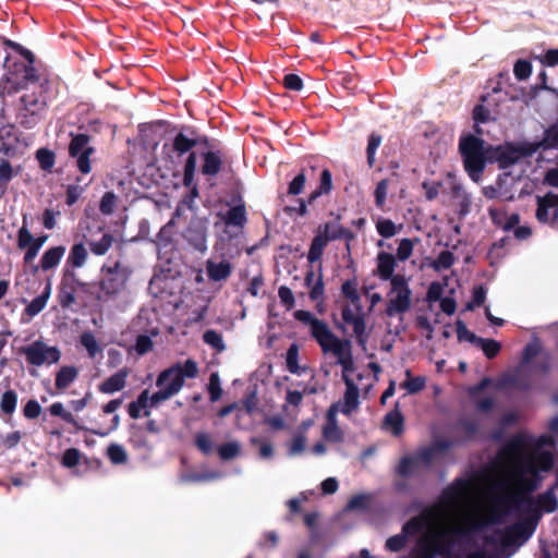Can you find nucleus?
<instances>
[{
  "mask_svg": "<svg viewBox=\"0 0 558 558\" xmlns=\"http://www.w3.org/2000/svg\"><path fill=\"white\" fill-rule=\"evenodd\" d=\"M488 145L475 134H462L459 138L458 150L462 159L464 171L470 179L477 183L482 180L488 162Z\"/></svg>",
  "mask_w": 558,
  "mask_h": 558,
  "instance_id": "7ed1b4c3",
  "label": "nucleus"
},
{
  "mask_svg": "<svg viewBox=\"0 0 558 558\" xmlns=\"http://www.w3.org/2000/svg\"><path fill=\"white\" fill-rule=\"evenodd\" d=\"M87 259V250L83 243H75L70 251L68 264L73 268L82 267Z\"/></svg>",
  "mask_w": 558,
  "mask_h": 558,
  "instance_id": "79ce46f5",
  "label": "nucleus"
},
{
  "mask_svg": "<svg viewBox=\"0 0 558 558\" xmlns=\"http://www.w3.org/2000/svg\"><path fill=\"white\" fill-rule=\"evenodd\" d=\"M287 369L291 374H300V365H299V348L296 344H291L287 351L286 356Z\"/></svg>",
  "mask_w": 558,
  "mask_h": 558,
  "instance_id": "4d7b16f0",
  "label": "nucleus"
},
{
  "mask_svg": "<svg viewBox=\"0 0 558 558\" xmlns=\"http://www.w3.org/2000/svg\"><path fill=\"white\" fill-rule=\"evenodd\" d=\"M49 412L52 416H59L61 420H63L65 423L72 425L77 430H88L94 435L97 436H107L109 433L113 432L118 428L120 423V417L118 414H116L112 417L111 425L106 429H95V428H86L83 425L78 423V421L74 417V415L66 411L61 402H54L49 407Z\"/></svg>",
  "mask_w": 558,
  "mask_h": 558,
  "instance_id": "f8f14e48",
  "label": "nucleus"
},
{
  "mask_svg": "<svg viewBox=\"0 0 558 558\" xmlns=\"http://www.w3.org/2000/svg\"><path fill=\"white\" fill-rule=\"evenodd\" d=\"M17 402L19 395L10 387L0 395V418L3 422L11 423L17 408Z\"/></svg>",
  "mask_w": 558,
  "mask_h": 558,
  "instance_id": "a878e982",
  "label": "nucleus"
},
{
  "mask_svg": "<svg viewBox=\"0 0 558 558\" xmlns=\"http://www.w3.org/2000/svg\"><path fill=\"white\" fill-rule=\"evenodd\" d=\"M340 215L335 221L322 223L317 228V232L313 238L308 252L307 260L311 264L320 262L324 251L329 242L341 240V231L343 226L339 223Z\"/></svg>",
  "mask_w": 558,
  "mask_h": 558,
  "instance_id": "1a4fd4ad",
  "label": "nucleus"
},
{
  "mask_svg": "<svg viewBox=\"0 0 558 558\" xmlns=\"http://www.w3.org/2000/svg\"><path fill=\"white\" fill-rule=\"evenodd\" d=\"M526 439L523 434L512 436L499 450L498 458L510 466L506 478L495 485L498 492L493 498L490 513L487 519L473 522L469 527L478 532L488 524L502 523L505 518L515 513L519 518L529 517L533 502V494L542 486L545 473L555 465V457L550 451H538L523 454Z\"/></svg>",
  "mask_w": 558,
  "mask_h": 558,
  "instance_id": "f257e3e1",
  "label": "nucleus"
},
{
  "mask_svg": "<svg viewBox=\"0 0 558 558\" xmlns=\"http://www.w3.org/2000/svg\"><path fill=\"white\" fill-rule=\"evenodd\" d=\"M470 483L464 478H456L445 487L440 494V501L446 506H454L461 501L468 493Z\"/></svg>",
  "mask_w": 558,
  "mask_h": 558,
  "instance_id": "4be33fe9",
  "label": "nucleus"
},
{
  "mask_svg": "<svg viewBox=\"0 0 558 558\" xmlns=\"http://www.w3.org/2000/svg\"><path fill=\"white\" fill-rule=\"evenodd\" d=\"M81 344L87 350L90 357H95L100 350L95 336L92 332H83L80 337Z\"/></svg>",
  "mask_w": 558,
  "mask_h": 558,
  "instance_id": "0e129e2a",
  "label": "nucleus"
},
{
  "mask_svg": "<svg viewBox=\"0 0 558 558\" xmlns=\"http://www.w3.org/2000/svg\"><path fill=\"white\" fill-rule=\"evenodd\" d=\"M201 173L207 178L216 177L223 167V153L219 149H208L201 153Z\"/></svg>",
  "mask_w": 558,
  "mask_h": 558,
  "instance_id": "aec40b11",
  "label": "nucleus"
},
{
  "mask_svg": "<svg viewBox=\"0 0 558 558\" xmlns=\"http://www.w3.org/2000/svg\"><path fill=\"white\" fill-rule=\"evenodd\" d=\"M501 383L505 387L515 388L521 391H527L532 387L529 376L521 371H515L512 374L505 375L501 378Z\"/></svg>",
  "mask_w": 558,
  "mask_h": 558,
  "instance_id": "f704fd0d",
  "label": "nucleus"
},
{
  "mask_svg": "<svg viewBox=\"0 0 558 558\" xmlns=\"http://www.w3.org/2000/svg\"><path fill=\"white\" fill-rule=\"evenodd\" d=\"M341 316L345 324L353 327V332L356 337L357 343L364 348L368 333L366 332V323L362 311L354 313L349 305H345L341 310Z\"/></svg>",
  "mask_w": 558,
  "mask_h": 558,
  "instance_id": "6ab92c4d",
  "label": "nucleus"
},
{
  "mask_svg": "<svg viewBox=\"0 0 558 558\" xmlns=\"http://www.w3.org/2000/svg\"><path fill=\"white\" fill-rule=\"evenodd\" d=\"M397 267L396 257L387 252H379L377 254V270L376 274L381 281H390L392 283L393 278H397L398 275H395V270Z\"/></svg>",
  "mask_w": 558,
  "mask_h": 558,
  "instance_id": "393cba45",
  "label": "nucleus"
},
{
  "mask_svg": "<svg viewBox=\"0 0 558 558\" xmlns=\"http://www.w3.org/2000/svg\"><path fill=\"white\" fill-rule=\"evenodd\" d=\"M129 376V368L123 367L116 374L108 377L99 386L98 390L102 393L111 395L122 390L126 385V378Z\"/></svg>",
  "mask_w": 558,
  "mask_h": 558,
  "instance_id": "cd10ccee",
  "label": "nucleus"
},
{
  "mask_svg": "<svg viewBox=\"0 0 558 558\" xmlns=\"http://www.w3.org/2000/svg\"><path fill=\"white\" fill-rule=\"evenodd\" d=\"M536 527L537 526L527 517H522L504 530H496V534H499V546L501 547L498 554L511 555L512 553H506V550L522 546L532 537Z\"/></svg>",
  "mask_w": 558,
  "mask_h": 558,
  "instance_id": "0eeeda50",
  "label": "nucleus"
},
{
  "mask_svg": "<svg viewBox=\"0 0 558 558\" xmlns=\"http://www.w3.org/2000/svg\"><path fill=\"white\" fill-rule=\"evenodd\" d=\"M221 220L227 227H238L242 229L247 222V214L244 204H239L220 215Z\"/></svg>",
  "mask_w": 558,
  "mask_h": 558,
  "instance_id": "c85d7f7f",
  "label": "nucleus"
},
{
  "mask_svg": "<svg viewBox=\"0 0 558 558\" xmlns=\"http://www.w3.org/2000/svg\"><path fill=\"white\" fill-rule=\"evenodd\" d=\"M325 294V284L323 280L322 263H319L318 276L314 286L310 289L308 296L312 301L323 302Z\"/></svg>",
  "mask_w": 558,
  "mask_h": 558,
  "instance_id": "603ef678",
  "label": "nucleus"
},
{
  "mask_svg": "<svg viewBox=\"0 0 558 558\" xmlns=\"http://www.w3.org/2000/svg\"><path fill=\"white\" fill-rule=\"evenodd\" d=\"M456 262V257L450 251H441L437 258L432 263V267L436 271L449 269Z\"/></svg>",
  "mask_w": 558,
  "mask_h": 558,
  "instance_id": "8fccbe9b",
  "label": "nucleus"
},
{
  "mask_svg": "<svg viewBox=\"0 0 558 558\" xmlns=\"http://www.w3.org/2000/svg\"><path fill=\"white\" fill-rule=\"evenodd\" d=\"M332 191V174L329 169H324L320 173L318 186L311 192L307 203L313 204L322 195H328Z\"/></svg>",
  "mask_w": 558,
  "mask_h": 558,
  "instance_id": "473e14b6",
  "label": "nucleus"
},
{
  "mask_svg": "<svg viewBox=\"0 0 558 558\" xmlns=\"http://www.w3.org/2000/svg\"><path fill=\"white\" fill-rule=\"evenodd\" d=\"M407 379L401 384V386L407 389V391L411 395L417 393L422 391L425 387V378L422 376L411 377V372L408 369L405 372Z\"/></svg>",
  "mask_w": 558,
  "mask_h": 558,
  "instance_id": "3c124183",
  "label": "nucleus"
},
{
  "mask_svg": "<svg viewBox=\"0 0 558 558\" xmlns=\"http://www.w3.org/2000/svg\"><path fill=\"white\" fill-rule=\"evenodd\" d=\"M114 241L116 239L111 233L105 232L99 240H89L87 244L94 255L102 256L108 253Z\"/></svg>",
  "mask_w": 558,
  "mask_h": 558,
  "instance_id": "ea45409f",
  "label": "nucleus"
},
{
  "mask_svg": "<svg viewBox=\"0 0 558 558\" xmlns=\"http://www.w3.org/2000/svg\"><path fill=\"white\" fill-rule=\"evenodd\" d=\"M232 272V266L228 260L215 263L213 260L206 262V274L211 281H223L230 277Z\"/></svg>",
  "mask_w": 558,
  "mask_h": 558,
  "instance_id": "7c9ffc66",
  "label": "nucleus"
},
{
  "mask_svg": "<svg viewBox=\"0 0 558 558\" xmlns=\"http://www.w3.org/2000/svg\"><path fill=\"white\" fill-rule=\"evenodd\" d=\"M47 239L48 235L34 238L31 231L27 229L25 222L23 223V226L17 231L16 243L20 250H25L23 257L25 264H31L34 262Z\"/></svg>",
  "mask_w": 558,
  "mask_h": 558,
  "instance_id": "4468645a",
  "label": "nucleus"
},
{
  "mask_svg": "<svg viewBox=\"0 0 558 558\" xmlns=\"http://www.w3.org/2000/svg\"><path fill=\"white\" fill-rule=\"evenodd\" d=\"M117 202H118V197L113 192H111V191L106 192L100 199V204H99L100 213L106 216L113 214L116 206H117Z\"/></svg>",
  "mask_w": 558,
  "mask_h": 558,
  "instance_id": "5fc2aeb1",
  "label": "nucleus"
},
{
  "mask_svg": "<svg viewBox=\"0 0 558 558\" xmlns=\"http://www.w3.org/2000/svg\"><path fill=\"white\" fill-rule=\"evenodd\" d=\"M71 142L69 144L70 157H75L78 153H84L88 148H94L89 145L90 136L84 133H71Z\"/></svg>",
  "mask_w": 558,
  "mask_h": 558,
  "instance_id": "a19ab883",
  "label": "nucleus"
},
{
  "mask_svg": "<svg viewBox=\"0 0 558 558\" xmlns=\"http://www.w3.org/2000/svg\"><path fill=\"white\" fill-rule=\"evenodd\" d=\"M20 352L25 355L26 362L34 366L51 365L58 363L61 357V351L57 347H50L40 340L22 347Z\"/></svg>",
  "mask_w": 558,
  "mask_h": 558,
  "instance_id": "9b49d317",
  "label": "nucleus"
},
{
  "mask_svg": "<svg viewBox=\"0 0 558 558\" xmlns=\"http://www.w3.org/2000/svg\"><path fill=\"white\" fill-rule=\"evenodd\" d=\"M415 462L418 466L428 468L433 463L436 454L433 449L428 447H424L420 449L415 454H413Z\"/></svg>",
  "mask_w": 558,
  "mask_h": 558,
  "instance_id": "e2e57ef3",
  "label": "nucleus"
},
{
  "mask_svg": "<svg viewBox=\"0 0 558 558\" xmlns=\"http://www.w3.org/2000/svg\"><path fill=\"white\" fill-rule=\"evenodd\" d=\"M196 165H197V154L191 153L187 155L184 166H183V185L191 190V195L193 197L198 196V187L195 183V173H196Z\"/></svg>",
  "mask_w": 558,
  "mask_h": 558,
  "instance_id": "bb28decb",
  "label": "nucleus"
},
{
  "mask_svg": "<svg viewBox=\"0 0 558 558\" xmlns=\"http://www.w3.org/2000/svg\"><path fill=\"white\" fill-rule=\"evenodd\" d=\"M418 468L413 456H404L399 461L397 474L401 477H409L413 475Z\"/></svg>",
  "mask_w": 558,
  "mask_h": 558,
  "instance_id": "a18cd8bd",
  "label": "nucleus"
},
{
  "mask_svg": "<svg viewBox=\"0 0 558 558\" xmlns=\"http://www.w3.org/2000/svg\"><path fill=\"white\" fill-rule=\"evenodd\" d=\"M384 425L390 429L393 436H400L403 433L404 417L399 411L398 404L392 411L385 415Z\"/></svg>",
  "mask_w": 558,
  "mask_h": 558,
  "instance_id": "e433bc0d",
  "label": "nucleus"
},
{
  "mask_svg": "<svg viewBox=\"0 0 558 558\" xmlns=\"http://www.w3.org/2000/svg\"><path fill=\"white\" fill-rule=\"evenodd\" d=\"M536 219L542 223L558 227V194L548 192L544 196H537Z\"/></svg>",
  "mask_w": 558,
  "mask_h": 558,
  "instance_id": "dca6fc26",
  "label": "nucleus"
},
{
  "mask_svg": "<svg viewBox=\"0 0 558 558\" xmlns=\"http://www.w3.org/2000/svg\"><path fill=\"white\" fill-rule=\"evenodd\" d=\"M323 436L331 442H341L343 440V433L336 421V405H331L327 412V423L323 428Z\"/></svg>",
  "mask_w": 558,
  "mask_h": 558,
  "instance_id": "c756f323",
  "label": "nucleus"
},
{
  "mask_svg": "<svg viewBox=\"0 0 558 558\" xmlns=\"http://www.w3.org/2000/svg\"><path fill=\"white\" fill-rule=\"evenodd\" d=\"M51 294V281L47 280L46 287L41 294L36 296L31 301V303L25 307V314L29 317H34L38 315L46 306L47 301Z\"/></svg>",
  "mask_w": 558,
  "mask_h": 558,
  "instance_id": "72a5a7b5",
  "label": "nucleus"
},
{
  "mask_svg": "<svg viewBox=\"0 0 558 558\" xmlns=\"http://www.w3.org/2000/svg\"><path fill=\"white\" fill-rule=\"evenodd\" d=\"M533 505L531 509L534 512H531V515L527 518L537 526L541 521L543 513H551L557 509V497L555 494V489L553 487L548 488L546 492L538 494L536 497L533 496Z\"/></svg>",
  "mask_w": 558,
  "mask_h": 558,
  "instance_id": "a211bd4d",
  "label": "nucleus"
},
{
  "mask_svg": "<svg viewBox=\"0 0 558 558\" xmlns=\"http://www.w3.org/2000/svg\"><path fill=\"white\" fill-rule=\"evenodd\" d=\"M107 456L113 464H123L128 461L125 449L118 444H111L107 449Z\"/></svg>",
  "mask_w": 558,
  "mask_h": 558,
  "instance_id": "864d4df0",
  "label": "nucleus"
},
{
  "mask_svg": "<svg viewBox=\"0 0 558 558\" xmlns=\"http://www.w3.org/2000/svg\"><path fill=\"white\" fill-rule=\"evenodd\" d=\"M198 375L197 363L187 359L184 363H175L159 373L156 379L158 391L153 393V403H161L180 392L185 378H195Z\"/></svg>",
  "mask_w": 558,
  "mask_h": 558,
  "instance_id": "f03ea898",
  "label": "nucleus"
},
{
  "mask_svg": "<svg viewBox=\"0 0 558 558\" xmlns=\"http://www.w3.org/2000/svg\"><path fill=\"white\" fill-rule=\"evenodd\" d=\"M536 153L531 142L513 143L506 142L500 145H488V162L497 163L501 170L508 169L518 163L522 158L531 157Z\"/></svg>",
  "mask_w": 558,
  "mask_h": 558,
  "instance_id": "20e7f679",
  "label": "nucleus"
},
{
  "mask_svg": "<svg viewBox=\"0 0 558 558\" xmlns=\"http://www.w3.org/2000/svg\"><path fill=\"white\" fill-rule=\"evenodd\" d=\"M131 274L132 270L119 260L112 266H102L99 281L100 294L97 299H110L120 294L126 288Z\"/></svg>",
  "mask_w": 558,
  "mask_h": 558,
  "instance_id": "423d86ee",
  "label": "nucleus"
},
{
  "mask_svg": "<svg viewBox=\"0 0 558 558\" xmlns=\"http://www.w3.org/2000/svg\"><path fill=\"white\" fill-rule=\"evenodd\" d=\"M209 400L211 402L218 401L222 396V388L220 385V377L218 373L210 374L208 383Z\"/></svg>",
  "mask_w": 558,
  "mask_h": 558,
  "instance_id": "bf43d9fd",
  "label": "nucleus"
},
{
  "mask_svg": "<svg viewBox=\"0 0 558 558\" xmlns=\"http://www.w3.org/2000/svg\"><path fill=\"white\" fill-rule=\"evenodd\" d=\"M513 73H514V76L519 81H523V80L529 78L531 76V74H532V64H531V62L527 61V60L519 59L514 63Z\"/></svg>",
  "mask_w": 558,
  "mask_h": 558,
  "instance_id": "69168bd1",
  "label": "nucleus"
},
{
  "mask_svg": "<svg viewBox=\"0 0 558 558\" xmlns=\"http://www.w3.org/2000/svg\"><path fill=\"white\" fill-rule=\"evenodd\" d=\"M194 135H196L194 128L184 126L175 134L171 144L165 143L162 145V154L171 157V153H174L180 158L185 154L194 153L192 150L195 147Z\"/></svg>",
  "mask_w": 558,
  "mask_h": 558,
  "instance_id": "ddd939ff",
  "label": "nucleus"
},
{
  "mask_svg": "<svg viewBox=\"0 0 558 558\" xmlns=\"http://www.w3.org/2000/svg\"><path fill=\"white\" fill-rule=\"evenodd\" d=\"M65 254V246L58 245L46 250L39 260L38 265L32 266L33 275L37 274L38 270L48 271L54 269L61 262Z\"/></svg>",
  "mask_w": 558,
  "mask_h": 558,
  "instance_id": "5701e85b",
  "label": "nucleus"
},
{
  "mask_svg": "<svg viewBox=\"0 0 558 558\" xmlns=\"http://www.w3.org/2000/svg\"><path fill=\"white\" fill-rule=\"evenodd\" d=\"M342 295L350 301L356 312L363 310L361 296L357 291V281L355 278L344 281L341 286Z\"/></svg>",
  "mask_w": 558,
  "mask_h": 558,
  "instance_id": "4c0bfd02",
  "label": "nucleus"
},
{
  "mask_svg": "<svg viewBox=\"0 0 558 558\" xmlns=\"http://www.w3.org/2000/svg\"><path fill=\"white\" fill-rule=\"evenodd\" d=\"M387 295L389 301L385 314L388 317H393L398 314L402 315L410 310L412 305V291L404 275L398 274V277L393 278Z\"/></svg>",
  "mask_w": 558,
  "mask_h": 558,
  "instance_id": "9d476101",
  "label": "nucleus"
},
{
  "mask_svg": "<svg viewBox=\"0 0 558 558\" xmlns=\"http://www.w3.org/2000/svg\"><path fill=\"white\" fill-rule=\"evenodd\" d=\"M86 283L81 282L73 271L65 270L58 287V302L62 308H70L76 301V287L84 288Z\"/></svg>",
  "mask_w": 558,
  "mask_h": 558,
  "instance_id": "2eb2a0df",
  "label": "nucleus"
},
{
  "mask_svg": "<svg viewBox=\"0 0 558 558\" xmlns=\"http://www.w3.org/2000/svg\"><path fill=\"white\" fill-rule=\"evenodd\" d=\"M218 454L221 460H232L240 454V445L236 441L222 444L218 447Z\"/></svg>",
  "mask_w": 558,
  "mask_h": 558,
  "instance_id": "6e6d98bb",
  "label": "nucleus"
},
{
  "mask_svg": "<svg viewBox=\"0 0 558 558\" xmlns=\"http://www.w3.org/2000/svg\"><path fill=\"white\" fill-rule=\"evenodd\" d=\"M342 380L345 384V392H344V405L342 412L344 414H349L351 411L355 410L359 405V388L354 384L351 376H342Z\"/></svg>",
  "mask_w": 558,
  "mask_h": 558,
  "instance_id": "2f4dec72",
  "label": "nucleus"
},
{
  "mask_svg": "<svg viewBox=\"0 0 558 558\" xmlns=\"http://www.w3.org/2000/svg\"><path fill=\"white\" fill-rule=\"evenodd\" d=\"M475 347L480 348L489 360L495 359L501 350V343L499 341L482 337H480Z\"/></svg>",
  "mask_w": 558,
  "mask_h": 558,
  "instance_id": "37998d69",
  "label": "nucleus"
},
{
  "mask_svg": "<svg viewBox=\"0 0 558 558\" xmlns=\"http://www.w3.org/2000/svg\"><path fill=\"white\" fill-rule=\"evenodd\" d=\"M36 159L38 160L39 167L44 171H51L56 163V155L52 150L48 148H39L36 151Z\"/></svg>",
  "mask_w": 558,
  "mask_h": 558,
  "instance_id": "49530a36",
  "label": "nucleus"
},
{
  "mask_svg": "<svg viewBox=\"0 0 558 558\" xmlns=\"http://www.w3.org/2000/svg\"><path fill=\"white\" fill-rule=\"evenodd\" d=\"M458 427L462 432L464 440H474L480 433L478 423L469 417L460 418L458 422Z\"/></svg>",
  "mask_w": 558,
  "mask_h": 558,
  "instance_id": "c03bdc74",
  "label": "nucleus"
},
{
  "mask_svg": "<svg viewBox=\"0 0 558 558\" xmlns=\"http://www.w3.org/2000/svg\"><path fill=\"white\" fill-rule=\"evenodd\" d=\"M203 341L219 353L226 350L221 333L214 329H208L203 333Z\"/></svg>",
  "mask_w": 558,
  "mask_h": 558,
  "instance_id": "de8ad7c7",
  "label": "nucleus"
},
{
  "mask_svg": "<svg viewBox=\"0 0 558 558\" xmlns=\"http://www.w3.org/2000/svg\"><path fill=\"white\" fill-rule=\"evenodd\" d=\"M456 331L459 341L465 340L475 345L480 339V337L470 331L466 325L460 319L456 323Z\"/></svg>",
  "mask_w": 558,
  "mask_h": 558,
  "instance_id": "052dcab7",
  "label": "nucleus"
},
{
  "mask_svg": "<svg viewBox=\"0 0 558 558\" xmlns=\"http://www.w3.org/2000/svg\"><path fill=\"white\" fill-rule=\"evenodd\" d=\"M208 227L205 220L192 219L183 232L184 240L196 251L207 250Z\"/></svg>",
  "mask_w": 558,
  "mask_h": 558,
  "instance_id": "f3484780",
  "label": "nucleus"
},
{
  "mask_svg": "<svg viewBox=\"0 0 558 558\" xmlns=\"http://www.w3.org/2000/svg\"><path fill=\"white\" fill-rule=\"evenodd\" d=\"M381 136L377 133H372L368 137V143L366 147V157H367V165L372 168L375 163V154L377 148L381 144Z\"/></svg>",
  "mask_w": 558,
  "mask_h": 558,
  "instance_id": "13d9d810",
  "label": "nucleus"
},
{
  "mask_svg": "<svg viewBox=\"0 0 558 558\" xmlns=\"http://www.w3.org/2000/svg\"><path fill=\"white\" fill-rule=\"evenodd\" d=\"M20 137L13 125L0 129V154L5 157H14L17 154Z\"/></svg>",
  "mask_w": 558,
  "mask_h": 558,
  "instance_id": "b1692460",
  "label": "nucleus"
},
{
  "mask_svg": "<svg viewBox=\"0 0 558 558\" xmlns=\"http://www.w3.org/2000/svg\"><path fill=\"white\" fill-rule=\"evenodd\" d=\"M195 446L205 456L210 454L214 450V445L210 439V436L204 432L196 434Z\"/></svg>",
  "mask_w": 558,
  "mask_h": 558,
  "instance_id": "680f3d73",
  "label": "nucleus"
},
{
  "mask_svg": "<svg viewBox=\"0 0 558 558\" xmlns=\"http://www.w3.org/2000/svg\"><path fill=\"white\" fill-rule=\"evenodd\" d=\"M95 154V148H88L84 153H78L75 157V163L77 170L82 174H88L92 171L90 156Z\"/></svg>",
  "mask_w": 558,
  "mask_h": 558,
  "instance_id": "09e8293b",
  "label": "nucleus"
},
{
  "mask_svg": "<svg viewBox=\"0 0 558 558\" xmlns=\"http://www.w3.org/2000/svg\"><path fill=\"white\" fill-rule=\"evenodd\" d=\"M49 82L46 80L38 86V92L34 90L24 94L20 98L21 107L19 108L16 119L25 129L33 128L39 120L40 113L47 107V92Z\"/></svg>",
  "mask_w": 558,
  "mask_h": 558,
  "instance_id": "39448f33",
  "label": "nucleus"
},
{
  "mask_svg": "<svg viewBox=\"0 0 558 558\" xmlns=\"http://www.w3.org/2000/svg\"><path fill=\"white\" fill-rule=\"evenodd\" d=\"M532 147L536 148V151L539 149L548 150L553 148H558V124L550 125L545 130L544 136L538 142H531Z\"/></svg>",
  "mask_w": 558,
  "mask_h": 558,
  "instance_id": "c9c22d12",
  "label": "nucleus"
},
{
  "mask_svg": "<svg viewBox=\"0 0 558 558\" xmlns=\"http://www.w3.org/2000/svg\"><path fill=\"white\" fill-rule=\"evenodd\" d=\"M294 318L300 323L310 326V333L316 340L319 341L323 337H327V332L329 329L328 325L315 317L311 312L304 310H298L294 312Z\"/></svg>",
  "mask_w": 558,
  "mask_h": 558,
  "instance_id": "412c9836",
  "label": "nucleus"
},
{
  "mask_svg": "<svg viewBox=\"0 0 558 558\" xmlns=\"http://www.w3.org/2000/svg\"><path fill=\"white\" fill-rule=\"evenodd\" d=\"M78 371L75 366H62L56 374L54 386L58 390L66 389L77 377Z\"/></svg>",
  "mask_w": 558,
  "mask_h": 558,
  "instance_id": "58836bf2",
  "label": "nucleus"
},
{
  "mask_svg": "<svg viewBox=\"0 0 558 558\" xmlns=\"http://www.w3.org/2000/svg\"><path fill=\"white\" fill-rule=\"evenodd\" d=\"M306 183V175L304 171L302 170L299 174H296L293 180L289 183L288 186V195H300L305 186Z\"/></svg>",
  "mask_w": 558,
  "mask_h": 558,
  "instance_id": "338daca9",
  "label": "nucleus"
},
{
  "mask_svg": "<svg viewBox=\"0 0 558 558\" xmlns=\"http://www.w3.org/2000/svg\"><path fill=\"white\" fill-rule=\"evenodd\" d=\"M317 343L324 353L331 352L337 356V362L342 367V376H351L355 367L352 344L349 339H339L331 330H328L327 337H323Z\"/></svg>",
  "mask_w": 558,
  "mask_h": 558,
  "instance_id": "6e6552de",
  "label": "nucleus"
},
{
  "mask_svg": "<svg viewBox=\"0 0 558 558\" xmlns=\"http://www.w3.org/2000/svg\"><path fill=\"white\" fill-rule=\"evenodd\" d=\"M377 232L385 239L392 238L397 233V227L390 219H381L376 223Z\"/></svg>",
  "mask_w": 558,
  "mask_h": 558,
  "instance_id": "774afa93",
  "label": "nucleus"
}]
</instances>
